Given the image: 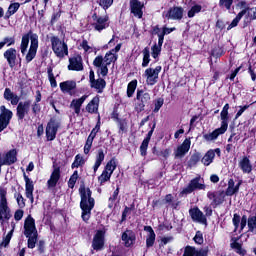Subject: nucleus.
I'll use <instances>...</instances> for the list:
<instances>
[{
  "label": "nucleus",
  "mask_w": 256,
  "mask_h": 256,
  "mask_svg": "<svg viewBox=\"0 0 256 256\" xmlns=\"http://www.w3.org/2000/svg\"><path fill=\"white\" fill-rule=\"evenodd\" d=\"M13 95H15V94L11 92V89H9V88H6V89H5L4 98H5L7 101H11V97H12Z\"/></svg>",
  "instance_id": "69168bd1"
},
{
  "label": "nucleus",
  "mask_w": 256,
  "mask_h": 256,
  "mask_svg": "<svg viewBox=\"0 0 256 256\" xmlns=\"http://www.w3.org/2000/svg\"><path fill=\"white\" fill-rule=\"evenodd\" d=\"M215 159V151L209 150L202 158V163L206 167H209L213 163V160Z\"/></svg>",
  "instance_id": "72a5a7b5"
},
{
  "label": "nucleus",
  "mask_w": 256,
  "mask_h": 256,
  "mask_svg": "<svg viewBox=\"0 0 256 256\" xmlns=\"http://www.w3.org/2000/svg\"><path fill=\"white\" fill-rule=\"evenodd\" d=\"M94 67H99L100 74L102 77L107 76V73H109V68H107V63L103 62V56H97L93 61Z\"/></svg>",
  "instance_id": "4be33fe9"
},
{
  "label": "nucleus",
  "mask_w": 256,
  "mask_h": 256,
  "mask_svg": "<svg viewBox=\"0 0 256 256\" xmlns=\"http://www.w3.org/2000/svg\"><path fill=\"white\" fill-rule=\"evenodd\" d=\"M4 58L7 60L9 67L13 69L17 61V50L15 48H9L4 52Z\"/></svg>",
  "instance_id": "6ab92c4d"
},
{
  "label": "nucleus",
  "mask_w": 256,
  "mask_h": 256,
  "mask_svg": "<svg viewBox=\"0 0 256 256\" xmlns=\"http://www.w3.org/2000/svg\"><path fill=\"white\" fill-rule=\"evenodd\" d=\"M194 241L198 245H203V234L201 233V231L196 232V235L194 237Z\"/></svg>",
  "instance_id": "13d9d810"
},
{
  "label": "nucleus",
  "mask_w": 256,
  "mask_h": 256,
  "mask_svg": "<svg viewBox=\"0 0 256 256\" xmlns=\"http://www.w3.org/2000/svg\"><path fill=\"white\" fill-rule=\"evenodd\" d=\"M105 247V232L103 230H98L94 235L92 241V248L94 251H102Z\"/></svg>",
  "instance_id": "9d476101"
},
{
  "label": "nucleus",
  "mask_w": 256,
  "mask_h": 256,
  "mask_svg": "<svg viewBox=\"0 0 256 256\" xmlns=\"http://www.w3.org/2000/svg\"><path fill=\"white\" fill-rule=\"evenodd\" d=\"M94 23L92 24L95 31H103V29H107L109 27V16H97L94 14L92 16Z\"/></svg>",
  "instance_id": "9b49d317"
},
{
  "label": "nucleus",
  "mask_w": 256,
  "mask_h": 256,
  "mask_svg": "<svg viewBox=\"0 0 256 256\" xmlns=\"http://www.w3.org/2000/svg\"><path fill=\"white\" fill-rule=\"evenodd\" d=\"M99 4L103 9H109L113 5V0H100Z\"/></svg>",
  "instance_id": "bf43d9fd"
},
{
  "label": "nucleus",
  "mask_w": 256,
  "mask_h": 256,
  "mask_svg": "<svg viewBox=\"0 0 256 256\" xmlns=\"http://www.w3.org/2000/svg\"><path fill=\"white\" fill-rule=\"evenodd\" d=\"M255 226H256V217L252 216L248 218V227H249V231H251V233L255 232Z\"/></svg>",
  "instance_id": "603ef678"
},
{
  "label": "nucleus",
  "mask_w": 256,
  "mask_h": 256,
  "mask_svg": "<svg viewBox=\"0 0 256 256\" xmlns=\"http://www.w3.org/2000/svg\"><path fill=\"white\" fill-rule=\"evenodd\" d=\"M80 208L82 209V219L83 221H89L91 219V211L95 207V199L91 197V189L81 186L80 189Z\"/></svg>",
  "instance_id": "f03ea898"
},
{
  "label": "nucleus",
  "mask_w": 256,
  "mask_h": 256,
  "mask_svg": "<svg viewBox=\"0 0 256 256\" xmlns=\"http://www.w3.org/2000/svg\"><path fill=\"white\" fill-rule=\"evenodd\" d=\"M137 89V80H133L128 84L127 95L128 97H133L135 90Z\"/></svg>",
  "instance_id": "a19ab883"
},
{
  "label": "nucleus",
  "mask_w": 256,
  "mask_h": 256,
  "mask_svg": "<svg viewBox=\"0 0 256 256\" xmlns=\"http://www.w3.org/2000/svg\"><path fill=\"white\" fill-rule=\"evenodd\" d=\"M87 99V95L82 96L79 99L72 100L70 104V108L74 109L76 115H79L81 113V105L85 103V100Z\"/></svg>",
  "instance_id": "bb28decb"
},
{
  "label": "nucleus",
  "mask_w": 256,
  "mask_h": 256,
  "mask_svg": "<svg viewBox=\"0 0 256 256\" xmlns=\"http://www.w3.org/2000/svg\"><path fill=\"white\" fill-rule=\"evenodd\" d=\"M99 129H101V120L100 119H98V122H97L95 128L92 129L89 137H92V139H95V137H97V133H99Z\"/></svg>",
  "instance_id": "5fc2aeb1"
},
{
  "label": "nucleus",
  "mask_w": 256,
  "mask_h": 256,
  "mask_svg": "<svg viewBox=\"0 0 256 256\" xmlns=\"http://www.w3.org/2000/svg\"><path fill=\"white\" fill-rule=\"evenodd\" d=\"M163 107V99H158L155 103L154 113H158L159 109Z\"/></svg>",
  "instance_id": "0e129e2a"
},
{
  "label": "nucleus",
  "mask_w": 256,
  "mask_h": 256,
  "mask_svg": "<svg viewBox=\"0 0 256 256\" xmlns=\"http://www.w3.org/2000/svg\"><path fill=\"white\" fill-rule=\"evenodd\" d=\"M144 231L148 232L147 238H146V247H153L155 245V231H153V228L151 226H145Z\"/></svg>",
  "instance_id": "cd10ccee"
},
{
  "label": "nucleus",
  "mask_w": 256,
  "mask_h": 256,
  "mask_svg": "<svg viewBox=\"0 0 256 256\" xmlns=\"http://www.w3.org/2000/svg\"><path fill=\"white\" fill-rule=\"evenodd\" d=\"M175 31V28H168L164 27L161 34H158V39H160V44L163 43L165 39V35H169V33H173Z\"/></svg>",
  "instance_id": "37998d69"
},
{
  "label": "nucleus",
  "mask_w": 256,
  "mask_h": 256,
  "mask_svg": "<svg viewBox=\"0 0 256 256\" xmlns=\"http://www.w3.org/2000/svg\"><path fill=\"white\" fill-rule=\"evenodd\" d=\"M130 9L134 17H138V19L143 17V4L139 0H130Z\"/></svg>",
  "instance_id": "aec40b11"
},
{
  "label": "nucleus",
  "mask_w": 256,
  "mask_h": 256,
  "mask_svg": "<svg viewBox=\"0 0 256 256\" xmlns=\"http://www.w3.org/2000/svg\"><path fill=\"white\" fill-rule=\"evenodd\" d=\"M24 235L28 238V248L35 249L37 244V228H35V219L28 216L24 223Z\"/></svg>",
  "instance_id": "20e7f679"
},
{
  "label": "nucleus",
  "mask_w": 256,
  "mask_h": 256,
  "mask_svg": "<svg viewBox=\"0 0 256 256\" xmlns=\"http://www.w3.org/2000/svg\"><path fill=\"white\" fill-rule=\"evenodd\" d=\"M52 50L54 51L57 57H65L69 54V50L65 42L61 41L59 37L53 36L50 38Z\"/></svg>",
  "instance_id": "423d86ee"
},
{
  "label": "nucleus",
  "mask_w": 256,
  "mask_h": 256,
  "mask_svg": "<svg viewBox=\"0 0 256 256\" xmlns=\"http://www.w3.org/2000/svg\"><path fill=\"white\" fill-rule=\"evenodd\" d=\"M199 161H201V153L200 152H195L190 157V160L188 161V166L189 167H195V165H197V163Z\"/></svg>",
  "instance_id": "e433bc0d"
},
{
  "label": "nucleus",
  "mask_w": 256,
  "mask_h": 256,
  "mask_svg": "<svg viewBox=\"0 0 256 256\" xmlns=\"http://www.w3.org/2000/svg\"><path fill=\"white\" fill-rule=\"evenodd\" d=\"M221 127L214 130L212 133L204 134L203 137L206 141H215L219 135H223L229 127V104H225L221 113Z\"/></svg>",
  "instance_id": "7ed1b4c3"
},
{
  "label": "nucleus",
  "mask_w": 256,
  "mask_h": 256,
  "mask_svg": "<svg viewBox=\"0 0 256 256\" xmlns=\"http://www.w3.org/2000/svg\"><path fill=\"white\" fill-rule=\"evenodd\" d=\"M61 179V169L59 167L54 168L50 179L47 181L48 189H53V187H57V183Z\"/></svg>",
  "instance_id": "412c9836"
},
{
  "label": "nucleus",
  "mask_w": 256,
  "mask_h": 256,
  "mask_svg": "<svg viewBox=\"0 0 256 256\" xmlns=\"http://www.w3.org/2000/svg\"><path fill=\"white\" fill-rule=\"evenodd\" d=\"M11 237H12V234L11 232L8 233L4 238H3V241L1 242L0 246L1 247H7V245H9V243H11Z\"/></svg>",
  "instance_id": "4d7b16f0"
},
{
  "label": "nucleus",
  "mask_w": 256,
  "mask_h": 256,
  "mask_svg": "<svg viewBox=\"0 0 256 256\" xmlns=\"http://www.w3.org/2000/svg\"><path fill=\"white\" fill-rule=\"evenodd\" d=\"M207 253H209V248L197 251L194 247L187 246L184 250L183 256H207Z\"/></svg>",
  "instance_id": "5701e85b"
},
{
  "label": "nucleus",
  "mask_w": 256,
  "mask_h": 256,
  "mask_svg": "<svg viewBox=\"0 0 256 256\" xmlns=\"http://www.w3.org/2000/svg\"><path fill=\"white\" fill-rule=\"evenodd\" d=\"M119 51H121V44L116 45L115 49H112L106 53L105 57L103 58V62L106 63V65L115 63V61H117V53H119Z\"/></svg>",
  "instance_id": "a211bd4d"
},
{
  "label": "nucleus",
  "mask_w": 256,
  "mask_h": 256,
  "mask_svg": "<svg viewBox=\"0 0 256 256\" xmlns=\"http://www.w3.org/2000/svg\"><path fill=\"white\" fill-rule=\"evenodd\" d=\"M11 219V208L7 202V190L0 189V223Z\"/></svg>",
  "instance_id": "39448f33"
},
{
  "label": "nucleus",
  "mask_w": 256,
  "mask_h": 256,
  "mask_svg": "<svg viewBox=\"0 0 256 256\" xmlns=\"http://www.w3.org/2000/svg\"><path fill=\"white\" fill-rule=\"evenodd\" d=\"M242 181L240 180L236 185L235 181L233 179H230L228 181V188L226 190V195L231 196L235 195L239 191V187H241Z\"/></svg>",
  "instance_id": "7c9ffc66"
},
{
  "label": "nucleus",
  "mask_w": 256,
  "mask_h": 256,
  "mask_svg": "<svg viewBox=\"0 0 256 256\" xmlns=\"http://www.w3.org/2000/svg\"><path fill=\"white\" fill-rule=\"evenodd\" d=\"M88 113H97L99 111V96H95L86 106Z\"/></svg>",
  "instance_id": "2f4dec72"
},
{
  "label": "nucleus",
  "mask_w": 256,
  "mask_h": 256,
  "mask_svg": "<svg viewBox=\"0 0 256 256\" xmlns=\"http://www.w3.org/2000/svg\"><path fill=\"white\" fill-rule=\"evenodd\" d=\"M58 129L59 123H57L54 119H51L46 127V137L48 141H53L55 139Z\"/></svg>",
  "instance_id": "4468645a"
},
{
  "label": "nucleus",
  "mask_w": 256,
  "mask_h": 256,
  "mask_svg": "<svg viewBox=\"0 0 256 256\" xmlns=\"http://www.w3.org/2000/svg\"><path fill=\"white\" fill-rule=\"evenodd\" d=\"M122 241L125 245V247H131L133 243H135V233L131 230H126L122 234Z\"/></svg>",
  "instance_id": "b1692460"
},
{
  "label": "nucleus",
  "mask_w": 256,
  "mask_h": 256,
  "mask_svg": "<svg viewBox=\"0 0 256 256\" xmlns=\"http://www.w3.org/2000/svg\"><path fill=\"white\" fill-rule=\"evenodd\" d=\"M190 149H191V139L186 138L183 141V143L177 147L175 151V157H177L178 159H183V156L187 155Z\"/></svg>",
  "instance_id": "2eb2a0df"
},
{
  "label": "nucleus",
  "mask_w": 256,
  "mask_h": 256,
  "mask_svg": "<svg viewBox=\"0 0 256 256\" xmlns=\"http://www.w3.org/2000/svg\"><path fill=\"white\" fill-rule=\"evenodd\" d=\"M115 169H117V164L115 163V161L112 159L110 160L105 167L104 171H107V173H110V175H113V171H115Z\"/></svg>",
  "instance_id": "a18cd8bd"
},
{
  "label": "nucleus",
  "mask_w": 256,
  "mask_h": 256,
  "mask_svg": "<svg viewBox=\"0 0 256 256\" xmlns=\"http://www.w3.org/2000/svg\"><path fill=\"white\" fill-rule=\"evenodd\" d=\"M90 85L93 89H96L98 93H103L107 83L103 78H98L97 80H94L92 83H90Z\"/></svg>",
  "instance_id": "473e14b6"
},
{
  "label": "nucleus",
  "mask_w": 256,
  "mask_h": 256,
  "mask_svg": "<svg viewBox=\"0 0 256 256\" xmlns=\"http://www.w3.org/2000/svg\"><path fill=\"white\" fill-rule=\"evenodd\" d=\"M197 13H201V5L193 6L188 12V17H195V14Z\"/></svg>",
  "instance_id": "3c124183"
},
{
  "label": "nucleus",
  "mask_w": 256,
  "mask_h": 256,
  "mask_svg": "<svg viewBox=\"0 0 256 256\" xmlns=\"http://www.w3.org/2000/svg\"><path fill=\"white\" fill-rule=\"evenodd\" d=\"M77 179H79V174L77 173V171H75L68 181V187H70V189H73V187H75Z\"/></svg>",
  "instance_id": "de8ad7c7"
},
{
  "label": "nucleus",
  "mask_w": 256,
  "mask_h": 256,
  "mask_svg": "<svg viewBox=\"0 0 256 256\" xmlns=\"http://www.w3.org/2000/svg\"><path fill=\"white\" fill-rule=\"evenodd\" d=\"M77 87V84L74 81H66L60 83V89L64 93H69V91H73Z\"/></svg>",
  "instance_id": "f704fd0d"
},
{
  "label": "nucleus",
  "mask_w": 256,
  "mask_h": 256,
  "mask_svg": "<svg viewBox=\"0 0 256 256\" xmlns=\"http://www.w3.org/2000/svg\"><path fill=\"white\" fill-rule=\"evenodd\" d=\"M7 45V47H11V45H15V38L13 37H6L0 42V49H3Z\"/></svg>",
  "instance_id": "79ce46f5"
},
{
  "label": "nucleus",
  "mask_w": 256,
  "mask_h": 256,
  "mask_svg": "<svg viewBox=\"0 0 256 256\" xmlns=\"http://www.w3.org/2000/svg\"><path fill=\"white\" fill-rule=\"evenodd\" d=\"M219 5L229 10L231 9V5H233V0H220Z\"/></svg>",
  "instance_id": "6e6d98bb"
},
{
  "label": "nucleus",
  "mask_w": 256,
  "mask_h": 256,
  "mask_svg": "<svg viewBox=\"0 0 256 256\" xmlns=\"http://www.w3.org/2000/svg\"><path fill=\"white\" fill-rule=\"evenodd\" d=\"M232 249H235L237 253H242L241 250V244H239V242H234L231 244Z\"/></svg>",
  "instance_id": "338daca9"
},
{
  "label": "nucleus",
  "mask_w": 256,
  "mask_h": 256,
  "mask_svg": "<svg viewBox=\"0 0 256 256\" xmlns=\"http://www.w3.org/2000/svg\"><path fill=\"white\" fill-rule=\"evenodd\" d=\"M148 147H149V140L144 139L140 146V153H141L142 157H145V155H147Z\"/></svg>",
  "instance_id": "09e8293b"
},
{
  "label": "nucleus",
  "mask_w": 256,
  "mask_h": 256,
  "mask_svg": "<svg viewBox=\"0 0 256 256\" xmlns=\"http://www.w3.org/2000/svg\"><path fill=\"white\" fill-rule=\"evenodd\" d=\"M159 73H161V66H157L155 68H147L144 72L146 83L148 85H155L159 79Z\"/></svg>",
  "instance_id": "6e6552de"
},
{
  "label": "nucleus",
  "mask_w": 256,
  "mask_h": 256,
  "mask_svg": "<svg viewBox=\"0 0 256 256\" xmlns=\"http://www.w3.org/2000/svg\"><path fill=\"white\" fill-rule=\"evenodd\" d=\"M0 133L1 131H5L13 119V112L7 109L5 106L0 107Z\"/></svg>",
  "instance_id": "0eeeda50"
},
{
  "label": "nucleus",
  "mask_w": 256,
  "mask_h": 256,
  "mask_svg": "<svg viewBox=\"0 0 256 256\" xmlns=\"http://www.w3.org/2000/svg\"><path fill=\"white\" fill-rule=\"evenodd\" d=\"M29 109H31V100L19 102L16 113L18 119H25V115L29 114Z\"/></svg>",
  "instance_id": "f3484780"
},
{
  "label": "nucleus",
  "mask_w": 256,
  "mask_h": 256,
  "mask_svg": "<svg viewBox=\"0 0 256 256\" xmlns=\"http://www.w3.org/2000/svg\"><path fill=\"white\" fill-rule=\"evenodd\" d=\"M104 160H105V153H103V150H99L98 155L96 157V162L93 167L94 173H97V169L101 167V163H103Z\"/></svg>",
  "instance_id": "c9c22d12"
},
{
  "label": "nucleus",
  "mask_w": 256,
  "mask_h": 256,
  "mask_svg": "<svg viewBox=\"0 0 256 256\" xmlns=\"http://www.w3.org/2000/svg\"><path fill=\"white\" fill-rule=\"evenodd\" d=\"M70 64L68 69L71 71H83V63H81V57H73L70 58Z\"/></svg>",
  "instance_id": "a878e982"
},
{
  "label": "nucleus",
  "mask_w": 256,
  "mask_h": 256,
  "mask_svg": "<svg viewBox=\"0 0 256 256\" xmlns=\"http://www.w3.org/2000/svg\"><path fill=\"white\" fill-rule=\"evenodd\" d=\"M19 7H21V5L19 3L11 4L6 13V17L9 19V17H11V15H15V13H17V11H19Z\"/></svg>",
  "instance_id": "ea45409f"
},
{
  "label": "nucleus",
  "mask_w": 256,
  "mask_h": 256,
  "mask_svg": "<svg viewBox=\"0 0 256 256\" xmlns=\"http://www.w3.org/2000/svg\"><path fill=\"white\" fill-rule=\"evenodd\" d=\"M249 73H250V75H251V79H252V81H255V79H256V66H254V67H249Z\"/></svg>",
  "instance_id": "774afa93"
},
{
  "label": "nucleus",
  "mask_w": 256,
  "mask_h": 256,
  "mask_svg": "<svg viewBox=\"0 0 256 256\" xmlns=\"http://www.w3.org/2000/svg\"><path fill=\"white\" fill-rule=\"evenodd\" d=\"M16 199L19 207L23 209V207H25V198H23V195L18 194Z\"/></svg>",
  "instance_id": "680f3d73"
},
{
  "label": "nucleus",
  "mask_w": 256,
  "mask_h": 256,
  "mask_svg": "<svg viewBox=\"0 0 256 256\" xmlns=\"http://www.w3.org/2000/svg\"><path fill=\"white\" fill-rule=\"evenodd\" d=\"M232 221H233V225L235 226V228L238 229L239 224L241 223V216H239L238 214H234Z\"/></svg>",
  "instance_id": "e2e57ef3"
},
{
  "label": "nucleus",
  "mask_w": 256,
  "mask_h": 256,
  "mask_svg": "<svg viewBox=\"0 0 256 256\" xmlns=\"http://www.w3.org/2000/svg\"><path fill=\"white\" fill-rule=\"evenodd\" d=\"M236 7H237V9H242V11H246V13L250 9L249 6H247V2H245V1L238 2Z\"/></svg>",
  "instance_id": "052dcab7"
},
{
  "label": "nucleus",
  "mask_w": 256,
  "mask_h": 256,
  "mask_svg": "<svg viewBox=\"0 0 256 256\" xmlns=\"http://www.w3.org/2000/svg\"><path fill=\"white\" fill-rule=\"evenodd\" d=\"M2 162L6 165H13V163L17 162V150H10L4 158H2Z\"/></svg>",
  "instance_id": "c85d7f7f"
},
{
  "label": "nucleus",
  "mask_w": 256,
  "mask_h": 256,
  "mask_svg": "<svg viewBox=\"0 0 256 256\" xmlns=\"http://www.w3.org/2000/svg\"><path fill=\"white\" fill-rule=\"evenodd\" d=\"M109 179H111V173L107 171H103L102 174L98 177L100 185H103V183H107Z\"/></svg>",
  "instance_id": "49530a36"
},
{
  "label": "nucleus",
  "mask_w": 256,
  "mask_h": 256,
  "mask_svg": "<svg viewBox=\"0 0 256 256\" xmlns=\"http://www.w3.org/2000/svg\"><path fill=\"white\" fill-rule=\"evenodd\" d=\"M136 99L140 101V103L136 106L137 111H143L145 109V105L151 101V95L144 90H138Z\"/></svg>",
  "instance_id": "f8f14e48"
},
{
  "label": "nucleus",
  "mask_w": 256,
  "mask_h": 256,
  "mask_svg": "<svg viewBox=\"0 0 256 256\" xmlns=\"http://www.w3.org/2000/svg\"><path fill=\"white\" fill-rule=\"evenodd\" d=\"M150 57V51H149V48L146 47L144 48L143 50V62H142V67H147V65H149V59Z\"/></svg>",
  "instance_id": "c03bdc74"
},
{
  "label": "nucleus",
  "mask_w": 256,
  "mask_h": 256,
  "mask_svg": "<svg viewBox=\"0 0 256 256\" xmlns=\"http://www.w3.org/2000/svg\"><path fill=\"white\" fill-rule=\"evenodd\" d=\"M83 163H85V160H83V157H81L80 155H76L75 161L72 164V169H75V167H81Z\"/></svg>",
  "instance_id": "864d4df0"
},
{
  "label": "nucleus",
  "mask_w": 256,
  "mask_h": 256,
  "mask_svg": "<svg viewBox=\"0 0 256 256\" xmlns=\"http://www.w3.org/2000/svg\"><path fill=\"white\" fill-rule=\"evenodd\" d=\"M29 39L31 41V45L26 55L27 63H31V61L35 59V55H37V49L39 48V36L30 31L28 34L22 36L20 47L21 53L25 54L27 52V48L29 47Z\"/></svg>",
  "instance_id": "f257e3e1"
},
{
  "label": "nucleus",
  "mask_w": 256,
  "mask_h": 256,
  "mask_svg": "<svg viewBox=\"0 0 256 256\" xmlns=\"http://www.w3.org/2000/svg\"><path fill=\"white\" fill-rule=\"evenodd\" d=\"M238 165L243 173H251V171H253V166L247 156L242 157Z\"/></svg>",
  "instance_id": "393cba45"
},
{
  "label": "nucleus",
  "mask_w": 256,
  "mask_h": 256,
  "mask_svg": "<svg viewBox=\"0 0 256 256\" xmlns=\"http://www.w3.org/2000/svg\"><path fill=\"white\" fill-rule=\"evenodd\" d=\"M161 47H163V43H161L160 39H158V44H154L152 47V57L154 59H157V57H159V54L161 53Z\"/></svg>",
  "instance_id": "58836bf2"
},
{
  "label": "nucleus",
  "mask_w": 256,
  "mask_h": 256,
  "mask_svg": "<svg viewBox=\"0 0 256 256\" xmlns=\"http://www.w3.org/2000/svg\"><path fill=\"white\" fill-rule=\"evenodd\" d=\"M47 72L51 87H57V81L55 80V76L53 75V69L48 68Z\"/></svg>",
  "instance_id": "8fccbe9b"
},
{
  "label": "nucleus",
  "mask_w": 256,
  "mask_h": 256,
  "mask_svg": "<svg viewBox=\"0 0 256 256\" xmlns=\"http://www.w3.org/2000/svg\"><path fill=\"white\" fill-rule=\"evenodd\" d=\"M166 19H173L174 21H181L183 19V8L173 7L163 13Z\"/></svg>",
  "instance_id": "ddd939ff"
},
{
  "label": "nucleus",
  "mask_w": 256,
  "mask_h": 256,
  "mask_svg": "<svg viewBox=\"0 0 256 256\" xmlns=\"http://www.w3.org/2000/svg\"><path fill=\"white\" fill-rule=\"evenodd\" d=\"M243 15H246V10H242L238 13V15L234 18L231 24L228 26V29H233V27H237L241 19H243Z\"/></svg>",
  "instance_id": "4c0bfd02"
},
{
  "label": "nucleus",
  "mask_w": 256,
  "mask_h": 256,
  "mask_svg": "<svg viewBox=\"0 0 256 256\" xmlns=\"http://www.w3.org/2000/svg\"><path fill=\"white\" fill-rule=\"evenodd\" d=\"M25 183H26V197L27 199H30L31 203H33L34 198H33V181L27 177V175H24Z\"/></svg>",
  "instance_id": "c756f323"
},
{
  "label": "nucleus",
  "mask_w": 256,
  "mask_h": 256,
  "mask_svg": "<svg viewBox=\"0 0 256 256\" xmlns=\"http://www.w3.org/2000/svg\"><path fill=\"white\" fill-rule=\"evenodd\" d=\"M205 189V184L201 183V177H196L190 181L188 186L184 188L181 192L182 195H189L193 193V191H197Z\"/></svg>",
  "instance_id": "1a4fd4ad"
},
{
  "label": "nucleus",
  "mask_w": 256,
  "mask_h": 256,
  "mask_svg": "<svg viewBox=\"0 0 256 256\" xmlns=\"http://www.w3.org/2000/svg\"><path fill=\"white\" fill-rule=\"evenodd\" d=\"M189 215H190L192 221H195L196 223H201L202 225H207V218L205 217L203 212H201V210H199V208L190 209Z\"/></svg>",
  "instance_id": "dca6fc26"
}]
</instances>
